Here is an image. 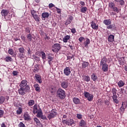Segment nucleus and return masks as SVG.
Wrapping results in <instances>:
<instances>
[{
	"label": "nucleus",
	"mask_w": 127,
	"mask_h": 127,
	"mask_svg": "<svg viewBox=\"0 0 127 127\" xmlns=\"http://www.w3.org/2000/svg\"><path fill=\"white\" fill-rule=\"evenodd\" d=\"M28 82L26 80H23L21 81L18 89L19 95L24 96L26 93H29L30 91V87L27 84Z\"/></svg>",
	"instance_id": "1"
},
{
	"label": "nucleus",
	"mask_w": 127,
	"mask_h": 127,
	"mask_svg": "<svg viewBox=\"0 0 127 127\" xmlns=\"http://www.w3.org/2000/svg\"><path fill=\"white\" fill-rule=\"evenodd\" d=\"M108 59L106 57H103L100 62V66H102V71L103 72H108L109 70V65L107 64Z\"/></svg>",
	"instance_id": "2"
},
{
	"label": "nucleus",
	"mask_w": 127,
	"mask_h": 127,
	"mask_svg": "<svg viewBox=\"0 0 127 127\" xmlns=\"http://www.w3.org/2000/svg\"><path fill=\"white\" fill-rule=\"evenodd\" d=\"M57 96L58 98L61 99V100H64V99H65V97H66L65 91L63 90V89L61 88H59L57 92Z\"/></svg>",
	"instance_id": "3"
},
{
	"label": "nucleus",
	"mask_w": 127,
	"mask_h": 127,
	"mask_svg": "<svg viewBox=\"0 0 127 127\" xmlns=\"http://www.w3.org/2000/svg\"><path fill=\"white\" fill-rule=\"evenodd\" d=\"M112 93H113L112 98L113 100L114 103H115V104H118L119 100H118V96H117V89L116 88H113L112 90Z\"/></svg>",
	"instance_id": "4"
},
{
	"label": "nucleus",
	"mask_w": 127,
	"mask_h": 127,
	"mask_svg": "<svg viewBox=\"0 0 127 127\" xmlns=\"http://www.w3.org/2000/svg\"><path fill=\"white\" fill-rule=\"evenodd\" d=\"M56 117H57V110L53 109L49 113L48 119H49V120H51V119H54V118H56Z\"/></svg>",
	"instance_id": "5"
},
{
	"label": "nucleus",
	"mask_w": 127,
	"mask_h": 127,
	"mask_svg": "<svg viewBox=\"0 0 127 127\" xmlns=\"http://www.w3.org/2000/svg\"><path fill=\"white\" fill-rule=\"evenodd\" d=\"M19 54H18L19 58L22 59L25 56V50L23 47H20L18 49Z\"/></svg>",
	"instance_id": "6"
},
{
	"label": "nucleus",
	"mask_w": 127,
	"mask_h": 127,
	"mask_svg": "<svg viewBox=\"0 0 127 127\" xmlns=\"http://www.w3.org/2000/svg\"><path fill=\"white\" fill-rule=\"evenodd\" d=\"M61 49V46H60V44L56 43L52 47V51L53 52H55L56 53L59 52V50Z\"/></svg>",
	"instance_id": "7"
},
{
	"label": "nucleus",
	"mask_w": 127,
	"mask_h": 127,
	"mask_svg": "<svg viewBox=\"0 0 127 127\" xmlns=\"http://www.w3.org/2000/svg\"><path fill=\"white\" fill-rule=\"evenodd\" d=\"M84 97L87 98L89 102H92L94 98V96L92 94H90V93L85 91L84 92Z\"/></svg>",
	"instance_id": "8"
},
{
	"label": "nucleus",
	"mask_w": 127,
	"mask_h": 127,
	"mask_svg": "<svg viewBox=\"0 0 127 127\" xmlns=\"http://www.w3.org/2000/svg\"><path fill=\"white\" fill-rule=\"evenodd\" d=\"M64 73L65 76H69L71 74V69L69 67H66L64 70Z\"/></svg>",
	"instance_id": "9"
},
{
	"label": "nucleus",
	"mask_w": 127,
	"mask_h": 127,
	"mask_svg": "<svg viewBox=\"0 0 127 127\" xmlns=\"http://www.w3.org/2000/svg\"><path fill=\"white\" fill-rule=\"evenodd\" d=\"M91 27L94 30H98L99 29V25L96 24L94 21L91 22Z\"/></svg>",
	"instance_id": "10"
},
{
	"label": "nucleus",
	"mask_w": 127,
	"mask_h": 127,
	"mask_svg": "<svg viewBox=\"0 0 127 127\" xmlns=\"http://www.w3.org/2000/svg\"><path fill=\"white\" fill-rule=\"evenodd\" d=\"M35 78L37 83H39V84L42 83V79L41 78V76H40V75L36 74L35 75Z\"/></svg>",
	"instance_id": "11"
},
{
	"label": "nucleus",
	"mask_w": 127,
	"mask_h": 127,
	"mask_svg": "<svg viewBox=\"0 0 127 127\" xmlns=\"http://www.w3.org/2000/svg\"><path fill=\"white\" fill-rule=\"evenodd\" d=\"M23 117L24 121H31V117H30V115L27 112L24 114Z\"/></svg>",
	"instance_id": "12"
},
{
	"label": "nucleus",
	"mask_w": 127,
	"mask_h": 127,
	"mask_svg": "<svg viewBox=\"0 0 127 127\" xmlns=\"http://www.w3.org/2000/svg\"><path fill=\"white\" fill-rule=\"evenodd\" d=\"M107 29H111V30H116L117 29V27L115 24H110L109 25L107 26Z\"/></svg>",
	"instance_id": "13"
},
{
	"label": "nucleus",
	"mask_w": 127,
	"mask_h": 127,
	"mask_svg": "<svg viewBox=\"0 0 127 127\" xmlns=\"http://www.w3.org/2000/svg\"><path fill=\"white\" fill-rule=\"evenodd\" d=\"M61 87L63 88V89H66L68 88V81H64L61 82Z\"/></svg>",
	"instance_id": "14"
},
{
	"label": "nucleus",
	"mask_w": 127,
	"mask_h": 127,
	"mask_svg": "<svg viewBox=\"0 0 127 127\" xmlns=\"http://www.w3.org/2000/svg\"><path fill=\"white\" fill-rule=\"evenodd\" d=\"M42 17L43 20H45L46 18H48L49 17V12H43L42 13Z\"/></svg>",
	"instance_id": "15"
},
{
	"label": "nucleus",
	"mask_w": 127,
	"mask_h": 127,
	"mask_svg": "<svg viewBox=\"0 0 127 127\" xmlns=\"http://www.w3.org/2000/svg\"><path fill=\"white\" fill-rule=\"evenodd\" d=\"M89 63L88 62L83 61L81 65V68H82V69H85L87 68V67L89 66Z\"/></svg>",
	"instance_id": "16"
},
{
	"label": "nucleus",
	"mask_w": 127,
	"mask_h": 127,
	"mask_svg": "<svg viewBox=\"0 0 127 127\" xmlns=\"http://www.w3.org/2000/svg\"><path fill=\"white\" fill-rule=\"evenodd\" d=\"M108 41H109V42H114V41H115V35H109L108 38Z\"/></svg>",
	"instance_id": "17"
},
{
	"label": "nucleus",
	"mask_w": 127,
	"mask_h": 127,
	"mask_svg": "<svg viewBox=\"0 0 127 127\" xmlns=\"http://www.w3.org/2000/svg\"><path fill=\"white\" fill-rule=\"evenodd\" d=\"M1 14L2 16H5L8 14V11L6 9H2L1 11Z\"/></svg>",
	"instance_id": "18"
},
{
	"label": "nucleus",
	"mask_w": 127,
	"mask_h": 127,
	"mask_svg": "<svg viewBox=\"0 0 127 127\" xmlns=\"http://www.w3.org/2000/svg\"><path fill=\"white\" fill-rule=\"evenodd\" d=\"M67 126H72V125H74L75 124V121L74 120L72 119H70L67 120Z\"/></svg>",
	"instance_id": "19"
},
{
	"label": "nucleus",
	"mask_w": 127,
	"mask_h": 127,
	"mask_svg": "<svg viewBox=\"0 0 127 127\" xmlns=\"http://www.w3.org/2000/svg\"><path fill=\"white\" fill-rule=\"evenodd\" d=\"M103 23H104V24H105V25H107L108 26V25H110V24H111L112 20H111V19H105L104 20Z\"/></svg>",
	"instance_id": "20"
},
{
	"label": "nucleus",
	"mask_w": 127,
	"mask_h": 127,
	"mask_svg": "<svg viewBox=\"0 0 127 127\" xmlns=\"http://www.w3.org/2000/svg\"><path fill=\"white\" fill-rule=\"evenodd\" d=\"M34 87L35 88V91H36V92H38V93L40 92V87L39 86V85L38 84H35L34 85Z\"/></svg>",
	"instance_id": "21"
},
{
	"label": "nucleus",
	"mask_w": 127,
	"mask_h": 127,
	"mask_svg": "<svg viewBox=\"0 0 127 127\" xmlns=\"http://www.w3.org/2000/svg\"><path fill=\"white\" fill-rule=\"evenodd\" d=\"M86 125H87V123L84 120H81L79 124V127H86Z\"/></svg>",
	"instance_id": "22"
},
{
	"label": "nucleus",
	"mask_w": 127,
	"mask_h": 127,
	"mask_svg": "<svg viewBox=\"0 0 127 127\" xmlns=\"http://www.w3.org/2000/svg\"><path fill=\"white\" fill-rule=\"evenodd\" d=\"M73 102L75 105H78V104H80V99L77 97H74L73 98Z\"/></svg>",
	"instance_id": "23"
},
{
	"label": "nucleus",
	"mask_w": 127,
	"mask_h": 127,
	"mask_svg": "<svg viewBox=\"0 0 127 127\" xmlns=\"http://www.w3.org/2000/svg\"><path fill=\"white\" fill-rule=\"evenodd\" d=\"M33 17L34 19H35V21H37V22H39V21H40V17L38 15L36 14V15H34V16H33Z\"/></svg>",
	"instance_id": "24"
},
{
	"label": "nucleus",
	"mask_w": 127,
	"mask_h": 127,
	"mask_svg": "<svg viewBox=\"0 0 127 127\" xmlns=\"http://www.w3.org/2000/svg\"><path fill=\"white\" fill-rule=\"evenodd\" d=\"M119 62L120 65H124L125 64V58L122 57L119 59Z\"/></svg>",
	"instance_id": "25"
},
{
	"label": "nucleus",
	"mask_w": 127,
	"mask_h": 127,
	"mask_svg": "<svg viewBox=\"0 0 127 127\" xmlns=\"http://www.w3.org/2000/svg\"><path fill=\"white\" fill-rule=\"evenodd\" d=\"M70 35H66L63 38V41L66 43L68 42V40L70 39Z\"/></svg>",
	"instance_id": "26"
},
{
	"label": "nucleus",
	"mask_w": 127,
	"mask_h": 127,
	"mask_svg": "<svg viewBox=\"0 0 127 127\" xmlns=\"http://www.w3.org/2000/svg\"><path fill=\"white\" fill-rule=\"evenodd\" d=\"M35 104V102L33 100H30L28 101V105L29 107H32V106H33Z\"/></svg>",
	"instance_id": "27"
},
{
	"label": "nucleus",
	"mask_w": 127,
	"mask_h": 127,
	"mask_svg": "<svg viewBox=\"0 0 127 127\" xmlns=\"http://www.w3.org/2000/svg\"><path fill=\"white\" fill-rule=\"evenodd\" d=\"M38 112V109L37 108V105L35 104L33 106V114H37Z\"/></svg>",
	"instance_id": "28"
},
{
	"label": "nucleus",
	"mask_w": 127,
	"mask_h": 127,
	"mask_svg": "<svg viewBox=\"0 0 127 127\" xmlns=\"http://www.w3.org/2000/svg\"><path fill=\"white\" fill-rule=\"evenodd\" d=\"M83 79L84 80V81H85L86 82H90V76L84 75V76H83Z\"/></svg>",
	"instance_id": "29"
},
{
	"label": "nucleus",
	"mask_w": 127,
	"mask_h": 127,
	"mask_svg": "<svg viewBox=\"0 0 127 127\" xmlns=\"http://www.w3.org/2000/svg\"><path fill=\"white\" fill-rule=\"evenodd\" d=\"M118 86L119 88H122V87H124L125 86V83L123 80H120L118 83Z\"/></svg>",
	"instance_id": "30"
},
{
	"label": "nucleus",
	"mask_w": 127,
	"mask_h": 127,
	"mask_svg": "<svg viewBox=\"0 0 127 127\" xmlns=\"http://www.w3.org/2000/svg\"><path fill=\"white\" fill-rule=\"evenodd\" d=\"M91 78L93 81H97V80H98V77L95 73H93L92 75H91Z\"/></svg>",
	"instance_id": "31"
},
{
	"label": "nucleus",
	"mask_w": 127,
	"mask_h": 127,
	"mask_svg": "<svg viewBox=\"0 0 127 127\" xmlns=\"http://www.w3.org/2000/svg\"><path fill=\"white\" fill-rule=\"evenodd\" d=\"M109 6L110 8L113 9L116 6V4L114 2H110L109 3Z\"/></svg>",
	"instance_id": "32"
},
{
	"label": "nucleus",
	"mask_w": 127,
	"mask_h": 127,
	"mask_svg": "<svg viewBox=\"0 0 127 127\" xmlns=\"http://www.w3.org/2000/svg\"><path fill=\"white\" fill-rule=\"evenodd\" d=\"M90 41L89 39L86 38L85 42H84V46L85 47H88V45L90 44Z\"/></svg>",
	"instance_id": "33"
},
{
	"label": "nucleus",
	"mask_w": 127,
	"mask_h": 127,
	"mask_svg": "<svg viewBox=\"0 0 127 127\" xmlns=\"http://www.w3.org/2000/svg\"><path fill=\"white\" fill-rule=\"evenodd\" d=\"M40 53L41 54L42 59L43 60H45L46 59V55H45V53H44L43 51H41Z\"/></svg>",
	"instance_id": "34"
},
{
	"label": "nucleus",
	"mask_w": 127,
	"mask_h": 127,
	"mask_svg": "<svg viewBox=\"0 0 127 127\" xmlns=\"http://www.w3.org/2000/svg\"><path fill=\"white\" fill-rule=\"evenodd\" d=\"M4 101H5V98L3 96H0V105H1V104H3L4 103Z\"/></svg>",
	"instance_id": "35"
},
{
	"label": "nucleus",
	"mask_w": 127,
	"mask_h": 127,
	"mask_svg": "<svg viewBox=\"0 0 127 127\" xmlns=\"http://www.w3.org/2000/svg\"><path fill=\"white\" fill-rule=\"evenodd\" d=\"M22 113V108L19 107L18 109L16 111L17 115H21Z\"/></svg>",
	"instance_id": "36"
},
{
	"label": "nucleus",
	"mask_w": 127,
	"mask_h": 127,
	"mask_svg": "<svg viewBox=\"0 0 127 127\" xmlns=\"http://www.w3.org/2000/svg\"><path fill=\"white\" fill-rule=\"evenodd\" d=\"M31 31V28L29 27H27L25 28V32L26 33H30V31Z\"/></svg>",
	"instance_id": "37"
},
{
	"label": "nucleus",
	"mask_w": 127,
	"mask_h": 127,
	"mask_svg": "<svg viewBox=\"0 0 127 127\" xmlns=\"http://www.w3.org/2000/svg\"><path fill=\"white\" fill-rule=\"evenodd\" d=\"M112 10L115 11V12H117V13H119V12H120V9H119L116 6L112 9Z\"/></svg>",
	"instance_id": "38"
},
{
	"label": "nucleus",
	"mask_w": 127,
	"mask_h": 127,
	"mask_svg": "<svg viewBox=\"0 0 127 127\" xmlns=\"http://www.w3.org/2000/svg\"><path fill=\"white\" fill-rule=\"evenodd\" d=\"M5 60L6 62H11V61H12V59H11V57H6L5 58Z\"/></svg>",
	"instance_id": "39"
},
{
	"label": "nucleus",
	"mask_w": 127,
	"mask_h": 127,
	"mask_svg": "<svg viewBox=\"0 0 127 127\" xmlns=\"http://www.w3.org/2000/svg\"><path fill=\"white\" fill-rule=\"evenodd\" d=\"M27 38L29 41H32V36L31 34H29L27 35Z\"/></svg>",
	"instance_id": "40"
},
{
	"label": "nucleus",
	"mask_w": 127,
	"mask_h": 127,
	"mask_svg": "<svg viewBox=\"0 0 127 127\" xmlns=\"http://www.w3.org/2000/svg\"><path fill=\"white\" fill-rule=\"evenodd\" d=\"M80 11L81 12H83V13H85V12H86V11H87V7H82L80 9Z\"/></svg>",
	"instance_id": "41"
},
{
	"label": "nucleus",
	"mask_w": 127,
	"mask_h": 127,
	"mask_svg": "<svg viewBox=\"0 0 127 127\" xmlns=\"http://www.w3.org/2000/svg\"><path fill=\"white\" fill-rule=\"evenodd\" d=\"M5 19L6 20H9L10 18H11V15L7 14L5 17H4Z\"/></svg>",
	"instance_id": "42"
},
{
	"label": "nucleus",
	"mask_w": 127,
	"mask_h": 127,
	"mask_svg": "<svg viewBox=\"0 0 127 127\" xmlns=\"http://www.w3.org/2000/svg\"><path fill=\"white\" fill-rule=\"evenodd\" d=\"M38 70H39V67L38 66V64H36L35 65V68L34 69V72H37L38 71Z\"/></svg>",
	"instance_id": "43"
},
{
	"label": "nucleus",
	"mask_w": 127,
	"mask_h": 127,
	"mask_svg": "<svg viewBox=\"0 0 127 127\" xmlns=\"http://www.w3.org/2000/svg\"><path fill=\"white\" fill-rule=\"evenodd\" d=\"M127 109L125 106H124V104H122L121 107L120 108V110L122 113H124L125 112V110Z\"/></svg>",
	"instance_id": "44"
},
{
	"label": "nucleus",
	"mask_w": 127,
	"mask_h": 127,
	"mask_svg": "<svg viewBox=\"0 0 127 127\" xmlns=\"http://www.w3.org/2000/svg\"><path fill=\"white\" fill-rule=\"evenodd\" d=\"M33 58L35 60H36L37 61H40V58L35 55H33Z\"/></svg>",
	"instance_id": "45"
},
{
	"label": "nucleus",
	"mask_w": 127,
	"mask_h": 127,
	"mask_svg": "<svg viewBox=\"0 0 127 127\" xmlns=\"http://www.w3.org/2000/svg\"><path fill=\"white\" fill-rule=\"evenodd\" d=\"M18 127H25V125L23 124L22 122H20V123L18 125Z\"/></svg>",
	"instance_id": "46"
},
{
	"label": "nucleus",
	"mask_w": 127,
	"mask_h": 127,
	"mask_svg": "<svg viewBox=\"0 0 127 127\" xmlns=\"http://www.w3.org/2000/svg\"><path fill=\"white\" fill-rule=\"evenodd\" d=\"M37 114V118H41L43 115L42 112H38Z\"/></svg>",
	"instance_id": "47"
},
{
	"label": "nucleus",
	"mask_w": 127,
	"mask_h": 127,
	"mask_svg": "<svg viewBox=\"0 0 127 127\" xmlns=\"http://www.w3.org/2000/svg\"><path fill=\"white\" fill-rule=\"evenodd\" d=\"M8 53L10 54V55H12L13 54V50L12 49H10L8 51Z\"/></svg>",
	"instance_id": "48"
},
{
	"label": "nucleus",
	"mask_w": 127,
	"mask_h": 127,
	"mask_svg": "<svg viewBox=\"0 0 127 127\" xmlns=\"http://www.w3.org/2000/svg\"><path fill=\"white\" fill-rule=\"evenodd\" d=\"M31 14L32 16H33L34 15H35L36 14V11H35L34 10H31Z\"/></svg>",
	"instance_id": "49"
},
{
	"label": "nucleus",
	"mask_w": 127,
	"mask_h": 127,
	"mask_svg": "<svg viewBox=\"0 0 127 127\" xmlns=\"http://www.w3.org/2000/svg\"><path fill=\"white\" fill-rule=\"evenodd\" d=\"M3 114H4V111L0 110V118H2V117H3Z\"/></svg>",
	"instance_id": "50"
},
{
	"label": "nucleus",
	"mask_w": 127,
	"mask_h": 127,
	"mask_svg": "<svg viewBox=\"0 0 127 127\" xmlns=\"http://www.w3.org/2000/svg\"><path fill=\"white\" fill-rule=\"evenodd\" d=\"M119 2L120 5H125V1L124 0H120Z\"/></svg>",
	"instance_id": "51"
},
{
	"label": "nucleus",
	"mask_w": 127,
	"mask_h": 127,
	"mask_svg": "<svg viewBox=\"0 0 127 127\" xmlns=\"http://www.w3.org/2000/svg\"><path fill=\"white\" fill-rule=\"evenodd\" d=\"M55 8H56L57 13H59V14H60V13H61V9H60V8H58L57 7H55Z\"/></svg>",
	"instance_id": "52"
},
{
	"label": "nucleus",
	"mask_w": 127,
	"mask_h": 127,
	"mask_svg": "<svg viewBox=\"0 0 127 127\" xmlns=\"http://www.w3.org/2000/svg\"><path fill=\"white\" fill-rule=\"evenodd\" d=\"M71 23V21H70L69 20V19H68L66 21V22H65V25H68V24H70Z\"/></svg>",
	"instance_id": "53"
},
{
	"label": "nucleus",
	"mask_w": 127,
	"mask_h": 127,
	"mask_svg": "<svg viewBox=\"0 0 127 127\" xmlns=\"http://www.w3.org/2000/svg\"><path fill=\"white\" fill-rule=\"evenodd\" d=\"M34 122H36V124H39L40 123V121H39V120L38 119L35 118H34Z\"/></svg>",
	"instance_id": "54"
},
{
	"label": "nucleus",
	"mask_w": 127,
	"mask_h": 127,
	"mask_svg": "<svg viewBox=\"0 0 127 127\" xmlns=\"http://www.w3.org/2000/svg\"><path fill=\"white\" fill-rule=\"evenodd\" d=\"M27 51H28V55H30V54H31V50H30V48H27Z\"/></svg>",
	"instance_id": "55"
},
{
	"label": "nucleus",
	"mask_w": 127,
	"mask_h": 127,
	"mask_svg": "<svg viewBox=\"0 0 127 127\" xmlns=\"http://www.w3.org/2000/svg\"><path fill=\"white\" fill-rule=\"evenodd\" d=\"M48 59H49V61H52V60H53V59H54V58L53 57L49 56L48 57Z\"/></svg>",
	"instance_id": "56"
},
{
	"label": "nucleus",
	"mask_w": 127,
	"mask_h": 127,
	"mask_svg": "<svg viewBox=\"0 0 127 127\" xmlns=\"http://www.w3.org/2000/svg\"><path fill=\"white\" fill-rule=\"evenodd\" d=\"M62 123L64 125H65H65L68 126V124L67 123H68L67 120H62Z\"/></svg>",
	"instance_id": "57"
},
{
	"label": "nucleus",
	"mask_w": 127,
	"mask_h": 127,
	"mask_svg": "<svg viewBox=\"0 0 127 127\" xmlns=\"http://www.w3.org/2000/svg\"><path fill=\"white\" fill-rule=\"evenodd\" d=\"M77 118L79 120H81V119H82V115L77 114Z\"/></svg>",
	"instance_id": "58"
},
{
	"label": "nucleus",
	"mask_w": 127,
	"mask_h": 127,
	"mask_svg": "<svg viewBox=\"0 0 127 127\" xmlns=\"http://www.w3.org/2000/svg\"><path fill=\"white\" fill-rule=\"evenodd\" d=\"M71 30V32H72V33H76V29H75L74 28H72V29H70Z\"/></svg>",
	"instance_id": "59"
},
{
	"label": "nucleus",
	"mask_w": 127,
	"mask_h": 127,
	"mask_svg": "<svg viewBox=\"0 0 127 127\" xmlns=\"http://www.w3.org/2000/svg\"><path fill=\"white\" fill-rule=\"evenodd\" d=\"M122 105H123L124 107L125 108H127V102H124L122 103Z\"/></svg>",
	"instance_id": "60"
},
{
	"label": "nucleus",
	"mask_w": 127,
	"mask_h": 127,
	"mask_svg": "<svg viewBox=\"0 0 127 127\" xmlns=\"http://www.w3.org/2000/svg\"><path fill=\"white\" fill-rule=\"evenodd\" d=\"M53 6H55V5H54V4L51 3L49 4V8H51L52 7H53Z\"/></svg>",
	"instance_id": "61"
},
{
	"label": "nucleus",
	"mask_w": 127,
	"mask_h": 127,
	"mask_svg": "<svg viewBox=\"0 0 127 127\" xmlns=\"http://www.w3.org/2000/svg\"><path fill=\"white\" fill-rule=\"evenodd\" d=\"M12 74H13V76H16V75H17V74H18V72H17V71H13Z\"/></svg>",
	"instance_id": "62"
},
{
	"label": "nucleus",
	"mask_w": 127,
	"mask_h": 127,
	"mask_svg": "<svg viewBox=\"0 0 127 127\" xmlns=\"http://www.w3.org/2000/svg\"><path fill=\"white\" fill-rule=\"evenodd\" d=\"M73 57H74V56H73V55L71 56H67V60H70V59H73Z\"/></svg>",
	"instance_id": "63"
},
{
	"label": "nucleus",
	"mask_w": 127,
	"mask_h": 127,
	"mask_svg": "<svg viewBox=\"0 0 127 127\" xmlns=\"http://www.w3.org/2000/svg\"><path fill=\"white\" fill-rule=\"evenodd\" d=\"M40 118L42 119V120H47L46 116H45L42 115Z\"/></svg>",
	"instance_id": "64"
}]
</instances>
